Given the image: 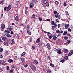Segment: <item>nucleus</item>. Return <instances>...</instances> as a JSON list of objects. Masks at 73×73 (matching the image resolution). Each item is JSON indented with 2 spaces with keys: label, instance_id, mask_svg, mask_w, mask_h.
<instances>
[{
  "label": "nucleus",
  "instance_id": "nucleus-61",
  "mask_svg": "<svg viewBox=\"0 0 73 73\" xmlns=\"http://www.w3.org/2000/svg\"><path fill=\"white\" fill-rule=\"evenodd\" d=\"M56 20L57 23H59V22H60V21L57 19H56Z\"/></svg>",
  "mask_w": 73,
  "mask_h": 73
},
{
  "label": "nucleus",
  "instance_id": "nucleus-34",
  "mask_svg": "<svg viewBox=\"0 0 73 73\" xmlns=\"http://www.w3.org/2000/svg\"><path fill=\"white\" fill-rule=\"evenodd\" d=\"M34 64H35V63H34V62H31L30 66H34Z\"/></svg>",
  "mask_w": 73,
  "mask_h": 73
},
{
  "label": "nucleus",
  "instance_id": "nucleus-21",
  "mask_svg": "<svg viewBox=\"0 0 73 73\" xmlns=\"http://www.w3.org/2000/svg\"><path fill=\"white\" fill-rule=\"evenodd\" d=\"M30 42H32V41H33L32 38V37H31L29 39Z\"/></svg>",
  "mask_w": 73,
  "mask_h": 73
},
{
  "label": "nucleus",
  "instance_id": "nucleus-63",
  "mask_svg": "<svg viewBox=\"0 0 73 73\" xmlns=\"http://www.w3.org/2000/svg\"><path fill=\"white\" fill-rule=\"evenodd\" d=\"M60 39H58V40L57 41L59 43H60Z\"/></svg>",
  "mask_w": 73,
  "mask_h": 73
},
{
  "label": "nucleus",
  "instance_id": "nucleus-14",
  "mask_svg": "<svg viewBox=\"0 0 73 73\" xmlns=\"http://www.w3.org/2000/svg\"><path fill=\"white\" fill-rule=\"evenodd\" d=\"M48 0H44L43 3L44 4H47Z\"/></svg>",
  "mask_w": 73,
  "mask_h": 73
},
{
  "label": "nucleus",
  "instance_id": "nucleus-59",
  "mask_svg": "<svg viewBox=\"0 0 73 73\" xmlns=\"http://www.w3.org/2000/svg\"><path fill=\"white\" fill-rule=\"evenodd\" d=\"M4 44H5V45H8V42H5Z\"/></svg>",
  "mask_w": 73,
  "mask_h": 73
},
{
  "label": "nucleus",
  "instance_id": "nucleus-15",
  "mask_svg": "<svg viewBox=\"0 0 73 73\" xmlns=\"http://www.w3.org/2000/svg\"><path fill=\"white\" fill-rule=\"evenodd\" d=\"M55 5H58L59 4V2L58 1H55Z\"/></svg>",
  "mask_w": 73,
  "mask_h": 73
},
{
  "label": "nucleus",
  "instance_id": "nucleus-39",
  "mask_svg": "<svg viewBox=\"0 0 73 73\" xmlns=\"http://www.w3.org/2000/svg\"><path fill=\"white\" fill-rule=\"evenodd\" d=\"M35 67V65L30 66V67L31 69Z\"/></svg>",
  "mask_w": 73,
  "mask_h": 73
},
{
  "label": "nucleus",
  "instance_id": "nucleus-9",
  "mask_svg": "<svg viewBox=\"0 0 73 73\" xmlns=\"http://www.w3.org/2000/svg\"><path fill=\"white\" fill-rule=\"evenodd\" d=\"M53 36H54V35L53 34H52L51 35H50L49 38H50V39H52Z\"/></svg>",
  "mask_w": 73,
  "mask_h": 73
},
{
  "label": "nucleus",
  "instance_id": "nucleus-62",
  "mask_svg": "<svg viewBox=\"0 0 73 73\" xmlns=\"http://www.w3.org/2000/svg\"><path fill=\"white\" fill-rule=\"evenodd\" d=\"M57 13V11H54V14H56Z\"/></svg>",
  "mask_w": 73,
  "mask_h": 73
},
{
  "label": "nucleus",
  "instance_id": "nucleus-42",
  "mask_svg": "<svg viewBox=\"0 0 73 73\" xmlns=\"http://www.w3.org/2000/svg\"><path fill=\"white\" fill-rule=\"evenodd\" d=\"M38 19L40 21H41L42 20V19L40 17H39Z\"/></svg>",
  "mask_w": 73,
  "mask_h": 73
},
{
  "label": "nucleus",
  "instance_id": "nucleus-30",
  "mask_svg": "<svg viewBox=\"0 0 73 73\" xmlns=\"http://www.w3.org/2000/svg\"><path fill=\"white\" fill-rule=\"evenodd\" d=\"M47 73H52V71L50 70H47Z\"/></svg>",
  "mask_w": 73,
  "mask_h": 73
},
{
  "label": "nucleus",
  "instance_id": "nucleus-28",
  "mask_svg": "<svg viewBox=\"0 0 73 73\" xmlns=\"http://www.w3.org/2000/svg\"><path fill=\"white\" fill-rule=\"evenodd\" d=\"M34 62L35 63L36 65H38V62L37 61L35 60Z\"/></svg>",
  "mask_w": 73,
  "mask_h": 73
},
{
  "label": "nucleus",
  "instance_id": "nucleus-22",
  "mask_svg": "<svg viewBox=\"0 0 73 73\" xmlns=\"http://www.w3.org/2000/svg\"><path fill=\"white\" fill-rule=\"evenodd\" d=\"M6 36L7 37H12V35L10 34H7L6 35Z\"/></svg>",
  "mask_w": 73,
  "mask_h": 73
},
{
  "label": "nucleus",
  "instance_id": "nucleus-3",
  "mask_svg": "<svg viewBox=\"0 0 73 73\" xmlns=\"http://www.w3.org/2000/svg\"><path fill=\"white\" fill-rule=\"evenodd\" d=\"M2 39V40H3V41H9V40H8V38L6 37H3Z\"/></svg>",
  "mask_w": 73,
  "mask_h": 73
},
{
  "label": "nucleus",
  "instance_id": "nucleus-51",
  "mask_svg": "<svg viewBox=\"0 0 73 73\" xmlns=\"http://www.w3.org/2000/svg\"><path fill=\"white\" fill-rule=\"evenodd\" d=\"M8 7L9 8H10L11 9V5L9 4L8 6Z\"/></svg>",
  "mask_w": 73,
  "mask_h": 73
},
{
  "label": "nucleus",
  "instance_id": "nucleus-44",
  "mask_svg": "<svg viewBox=\"0 0 73 73\" xmlns=\"http://www.w3.org/2000/svg\"><path fill=\"white\" fill-rule=\"evenodd\" d=\"M65 12L67 15H69V13H68V11H66Z\"/></svg>",
  "mask_w": 73,
  "mask_h": 73
},
{
  "label": "nucleus",
  "instance_id": "nucleus-23",
  "mask_svg": "<svg viewBox=\"0 0 73 73\" xmlns=\"http://www.w3.org/2000/svg\"><path fill=\"white\" fill-rule=\"evenodd\" d=\"M11 41L13 44H15V40H14V39H12L11 40Z\"/></svg>",
  "mask_w": 73,
  "mask_h": 73
},
{
  "label": "nucleus",
  "instance_id": "nucleus-12",
  "mask_svg": "<svg viewBox=\"0 0 73 73\" xmlns=\"http://www.w3.org/2000/svg\"><path fill=\"white\" fill-rule=\"evenodd\" d=\"M57 36H54L53 37V40H54V41H56V39H57Z\"/></svg>",
  "mask_w": 73,
  "mask_h": 73
},
{
  "label": "nucleus",
  "instance_id": "nucleus-40",
  "mask_svg": "<svg viewBox=\"0 0 73 73\" xmlns=\"http://www.w3.org/2000/svg\"><path fill=\"white\" fill-rule=\"evenodd\" d=\"M65 61V60L64 59H63L60 61V62H62V63H64Z\"/></svg>",
  "mask_w": 73,
  "mask_h": 73
},
{
  "label": "nucleus",
  "instance_id": "nucleus-7",
  "mask_svg": "<svg viewBox=\"0 0 73 73\" xmlns=\"http://www.w3.org/2000/svg\"><path fill=\"white\" fill-rule=\"evenodd\" d=\"M5 63V61L3 60H0V65H2L3 64Z\"/></svg>",
  "mask_w": 73,
  "mask_h": 73
},
{
  "label": "nucleus",
  "instance_id": "nucleus-41",
  "mask_svg": "<svg viewBox=\"0 0 73 73\" xmlns=\"http://www.w3.org/2000/svg\"><path fill=\"white\" fill-rule=\"evenodd\" d=\"M11 9V8H9V7H7V11H9Z\"/></svg>",
  "mask_w": 73,
  "mask_h": 73
},
{
  "label": "nucleus",
  "instance_id": "nucleus-45",
  "mask_svg": "<svg viewBox=\"0 0 73 73\" xmlns=\"http://www.w3.org/2000/svg\"><path fill=\"white\" fill-rule=\"evenodd\" d=\"M47 60H50V56L48 55V56L47 57Z\"/></svg>",
  "mask_w": 73,
  "mask_h": 73
},
{
  "label": "nucleus",
  "instance_id": "nucleus-54",
  "mask_svg": "<svg viewBox=\"0 0 73 73\" xmlns=\"http://www.w3.org/2000/svg\"><path fill=\"white\" fill-rule=\"evenodd\" d=\"M68 37H71V35L70 34H68L67 35Z\"/></svg>",
  "mask_w": 73,
  "mask_h": 73
},
{
  "label": "nucleus",
  "instance_id": "nucleus-55",
  "mask_svg": "<svg viewBox=\"0 0 73 73\" xmlns=\"http://www.w3.org/2000/svg\"><path fill=\"white\" fill-rule=\"evenodd\" d=\"M58 19H60V18H61V15H59L58 16Z\"/></svg>",
  "mask_w": 73,
  "mask_h": 73
},
{
  "label": "nucleus",
  "instance_id": "nucleus-57",
  "mask_svg": "<svg viewBox=\"0 0 73 73\" xmlns=\"http://www.w3.org/2000/svg\"><path fill=\"white\" fill-rule=\"evenodd\" d=\"M4 0H3L2 1H0V4H1V3H3V2H4Z\"/></svg>",
  "mask_w": 73,
  "mask_h": 73
},
{
  "label": "nucleus",
  "instance_id": "nucleus-35",
  "mask_svg": "<svg viewBox=\"0 0 73 73\" xmlns=\"http://www.w3.org/2000/svg\"><path fill=\"white\" fill-rule=\"evenodd\" d=\"M56 32L57 33H60V30H56Z\"/></svg>",
  "mask_w": 73,
  "mask_h": 73
},
{
  "label": "nucleus",
  "instance_id": "nucleus-20",
  "mask_svg": "<svg viewBox=\"0 0 73 73\" xmlns=\"http://www.w3.org/2000/svg\"><path fill=\"white\" fill-rule=\"evenodd\" d=\"M27 32L28 33V34H29V35H31V31H30L29 30H27Z\"/></svg>",
  "mask_w": 73,
  "mask_h": 73
},
{
  "label": "nucleus",
  "instance_id": "nucleus-29",
  "mask_svg": "<svg viewBox=\"0 0 73 73\" xmlns=\"http://www.w3.org/2000/svg\"><path fill=\"white\" fill-rule=\"evenodd\" d=\"M51 35V33H50L49 32H47V36H50Z\"/></svg>",
  "mask_w": 73,
  "mask_h": 73
},
{
  "label": "nucleus",
  "instance_id": "nucleus-16",
  "mask_svg": "<svg viewBox=\"0 0 73 73\" xmlns=\"http://www.w3.org/2000/svg\"><path fill=\"white\" fill-rule=\"evenodd\" d=\"M40 38H39L38 39H37L36 40V42L37 43H38V42H40Z\"/></svg>",
  "mask_w": 73,
  "mask_h": 73
},
{
  "label": "nucleus",
  "instance_id": "nucleus-11",
  "mask_svg": "<svg viewBox=\"0 0 73 73\" xmlns=\"http://www.w3.org/2000/svg\"><path fill=\"white\" fill-rule=\"evenodd\" d=\"M8 62L9 63H11L13 62V60L12 59H10L8 60Z\"/></svg>",
  "mask_w": 73,
  "mask_h": 73
},
{
  "label": "nucleus",
  "instance_id": "nucleus-27",
  "mask_svg": "<svg viewBox=\"0 0 73 73\" xmlns=\"http://www.w3.org/2000/svg\"><path fill=\"white\" fill-rule=\"evenodd\" d=\"M35 14H33L32 16V18H35L36 17V16Z\"/></svg>",
  "mask_w": 73,
  "mask_h": 73
},
{
  "label": "nucleus",
  "instance_id": "nucleus-26",
  "mask_svg": "<svg viewBox=\"0 0 73 73\" xmlns=\"http://www.w3.org/2000/svg\"><path fill=\"white\" fill-rule=\"evenodd\" d=\"M23 65L24 68H27L28 66V64H24Z\"/></svg>",
  "mask_w": 73,
  "mask_h": 73
},
{
  "label": "nucleus",
  "instance_id": "nucleus-50",
  "mask_svg": "<svg viewBox=\"0 0 73 73\" xmlns=\"http://www.w3.org/2000/svg\"><path fill=\"white\" fill-rule=\"evenodd\" d=\"M32 1V2L33 4H34V3H35V4H36V2H35V0H31Z\"/></svg>",
  "mask_w": 73,
  "mask_h": 73
},
{
  "label": "nucleus",
  "instance_id": "nucleus-64",
  "mask_svg": "<svg viewBox=\"0 0 73 73\" xmlns=\"http://www.w3.org/2000/svg\"><path fill=\"white\" fill-rule=\"evenodd\" d=\"M70 52L72 54L73 53V50H71Z\"/></svg>",
  "mask_w": 73,
  "mask_h": 73
},
{
  "label": "nucleus",
  "instance_id": "nucleus-49",
  "mask_svg": "<svg viewBox=\"0 0 73 73\" xmlns=\"http://www.w3.org/2000/svg\"><path fill=\"white\" fill-rule=\"evenodd\" d=\"M68 31L69 32H72V30L70 29L69 28L68 29Z\"/></svg>",
  "mask_w": 73,
  "mask_h": 73
},
{
  "label": "nucleus",
  "instance_id": "nucleus-36",
  "mask_svg": "<svg viewBox=\"0 0 73 73\" xmlns=\"http://www.w3.org/2000/svg\"><path fill=\"white\" fill-rule=\"evenodd\" d=\"M57 53L59 54H62V52L60 51H59L57 52Z\"/></svg>",
  "mask_w": 73,
  "mask_h": 73
},
{
  "label": "nucleus",
  "instance_id": "nucleus-18",
  "mask_svg": "<svg viewBox=\"0 0 73 73\" xmlns=\"http://www.w3.org/2000/svg\"><path fill=\"white\" fill-rule=\"evenodd\" d=\"M26 54V52H24L23 53L21 54V56H24Z\"/></svg>",
  "mask_w": 73,
  "mask_h": 73
},
{
  "label": "nucleus",
  "instance_id": "nucleus-52",
  "mask_svg": "<svg viewBox=\"0 0 73 73\" xmlns=\"http://www.w3.org/2000/svg\"><path fill=\"white\" fill-rule=\"evenodd\" d=\"M13 70H11L10 71V72L12 73H13Z\"/></svg>",
  "mask_w": 73,
  "mask_h": 73
},
{
  "label": "nucleus",
  "instance_id": "nucleus-24",
  "mask_svg": "<svg viewBox=\"0 0 73 73\" xmlns=\"http://www.w3.org/2000/svg\"><path fill=\"white\" fill-rule=\"evenodd\" d=\"M3 50V48H0V53H2Z\"/></svg>",
  "mask_w": 73,
  "mask_h": 73
},
{
  "label": "nucleus",
  "instance_id": "nucleus-48",
  "mask_svg": "<svg viewBox=\"0 0 73 73\" xmlns=\"http://www.w3.org/2000/svg\"><path fill=\"white\" fill-rule=\"evenodd\" d=\"M54 28L55 27L53 26H52V29L53 31V30H54Z\"/></svg>",
  "mask_w": 73,
  "mask_h": 73
},
{
  "label": "nucleus",
  "instance_id": "nucleus-60",
  "mask_svg": "<svg viewBox=\"0 0 73 73\" xmlns=\"http://www.w3.org/2000/svg\"><path fill=\"white\" fill-rule=\"evenodd\" d=\"M46 7H49V4L48 3L46 4Z\"/></svg>",
  "mask_w": 73,
  "mask_h": 73
},
{
  "label": "nucleus",
  "instance_id": "nucleus-10",
  "mask_svg": "<svg viewBox=\"0 0 73 73\" xmlns=\"http://www.w3.org/2000/svg\"><path fill=\"white\" fill-rule=\"evenodd\" d=\"M69 27V25L68 24H67L65 26V28L66 29H67Z\"/></svg>",
  "mask_w": 73,
  "mask_h": 73
},
{
  "label": "nucleus",
  "instance_id": "nucleus-25",
  "mask_svg": "<svg viewBox=\"0 0 73 73\" xmlns=\"http://www.w3.org/2000/svg\"><path fill=\"white\" fill-rule=\"evenodd\" d=\"M50 65L51 66H52V67H53V68H54V65H53V64H52V63H50Z\"/></svg>",
  "mask_w": 73,
  "mask_h": 73
},
{
  "label": "nucleus",
  "instance_id": "nucleus-37",
  "mask_svg": "<svg viewBox=\"0 0 73 73\" xmlns=\"http://www.w3.org/2000/svg\"><path fill=\"white\" fill-rule=\"evenodd\" d=\"M54 21H51V24L52 25H54Z\"/></svg>",
  "mask_w": 73,
  "mask_h": 73
},
{
  "label": "nucleus",
  "instance_id": "nucleus-56",
  "mask_svg": "<svg viewBox=\"0 0 73 73\" xmlns=\"http://www.w3.org/2000/svg\"><path fill=\"white\" fill-rule=\"evenodd\" d=\"M27 29H29L30 28V26L29 25H27Z\"/></svg>",
  "mask_w": 73,
  "mask_h": 73
},
{
  "label": "nucleus",
  "instance_id": "nucleus-47",
  "mask_svg": "<svg viewBox=\"0 0 73 73\" xmlns=\"http://www.w3.org/2000/svg\"><path fill=\"white\" fill-rule=\"evenodd\" d=\"M58 28L61 27V25H60V24H58Z\"/></svg>",
  "mask_w": 73,
  "mask_h": 73
},
{
  "label": "nucleus",
  "instance_id": "nucleus-31",
  "mask_svg": "<svg viewBox=\"0 0 73 73\" xmlns=\"http://www.w3.org/2000/svg\"><path fill=\"white\" fill-rule=\"evenodd\" d=\"M56 51H61V49L60 48L56 49Z\"/></svg>",
  "mask_w": 73,
  "mask_h": 73
},
{
  "label": "nucleus",
  "instance_id": "nucleus-4",
  "mask_svg": "<svg viewBox=\"0 0 73 73\" xmlns=\"http://www.w3.org/2000/svg\"><path fill=\"white\" fill-rule=\"evenodd\" d=\"M19 16H17L15 17V19L16 20V21H18L19 20Z\"/></svg>",
  "mask_w": 73,
  "mask_h": 73
},
{
  "label": "nucleus",
  "instance_id": "nucleus-43",
  "mask_svg": "<svg viewBox=\"0 0 73 73\" xmlns=\"http://www.w3.org/2000/svg\"><path fill=\"white\" fill-rule=\"evenodd\" d=\"M3 58V55L1 54H0V58Z\"/></svg>",
  "mask_w": 73,
  "mask_h": 73
},
{
  "label": "nucleus",
  "instance_id": "nucleus-17",
  "mask_svg": "<svg viewBox=\"0 0 73 73\" xmlns=\"http://www.w3.org/2000/svg\"><path fill=\"white\" fill-rule=\"evenodd\" d=\"M64 60H68V56H65L64 57Z\"/></svg>",
  "mask_w": 73,
  "mask_h": 73
},
{
  "label": "nucleus",
  "instance_id": "nucleus-58",
  "mask_svg": "<svg viewBox=\"0 0 73 73\" xmlns=\"http://www.w3.org/2000/svg\"><path fill=\"white\" fill-rule=\"evenodd\" d=\"M55 17H56V18H57L58 17V15H57V14H56L55 15Z\"/></svg>",
  "mask_w": 73,
  "mask_h": 73
},
{
  "label": "nucleus",
  "instance_id": "nucleus-6",
  "mask_svg": "<svg viewBox=\"0 0 73 73\" xmlns=\"http://www.w3.org/2000/svg\"><path fill=\"white\" fill-rule=\"evenodd\" d=\"M5 33H6V34H9V33H10V31H9L7 30H6L5 31Z\"/></svg>",
  "mask_w": 73,
  "mask_h": 73
},
{
  "label": "nucleus",
  "instance_id": "nucleus-1",
  "mask_svg": "<svg viewBox=\"0 0 73 73\" xmlns=\"http://www.w3.org/2000/svg\"><path fill=\"white\" fill-rule=\"evenodd\" d=\"M47 48L49 50L51 49V47H50V44L49 43H47L46 44Z\"/></svg>",
  "mask_w": 73,
  "mask_h": 73
},
{
  "label": "nucleus",
  "instance_id": "nucleus-33",
  "mask_svg": "<svg viewBox=\"0 0 73 73\" xmlns=\"http://www.w3.org/2000/svg\"><path fill=\"white\" fill-rule=\"evenodd\" d=\"M36 67H34L32 69L33 70H34V71H36Z\"/></svg>",
  "mask_w": 73,
  "mask_h": 73
},
{
  "label": "nucleus",
  "instance_id": "nucleus-19",
  "mask_svg": "<svg viewBox=\"0 0 73 73\" xmlns=\"http://www.w3.org/2000/svg\"><path fill=\"white\" fill-rule=\"evenodd\" d=\"M67 30H66L63 33V35H67Z\"/></svg>",
  "mask_w": 73,
  "mask_h": 73
},
{
  "label": "nucleus",
  "instance_id": "nucleus-13",
  "mask_svg": "<svg viewBox=\"0 0 73 73\" xmlns=\"http://www.w3.org/2000/svg\"><path fill=\"white\" fill-rule=\"evenodd\" d=\"M21 61L23 62H25V58H21Z\"/></svg>",
  "mask_w": 73,
  "mask_h": 73
},
{
  "label": "nucleus",
  "instance_id": "nucleus-32",
  "mask_svg": "<svg viewBox=\"0 0 73 73\" xmlns=\"http://www.w3.org/2000/svg\"><path fill=\"white\" fill-rule=\"evenodd\" d=\"M38 45L40 46H42V43L41 42H39V43Z\"/></svg>",
  "mask_w": 73,
  "mask_h": 73
},
{
  "label": "nucleus",
  "instance_id": "nucleus-2",
  "mask_svg": "<svg viewBox=\"0 0 73 73\" xmlns=\"http://www.w3.org/2000/svg\"><path fill=\"white\" fill-rule=\"evenodd\" d=\"M64 53H65L68 54L69 53V50H68V49H66L64 48Z\"/></svg>",
  "mask_w": 73,
  "mask_h": 73
},
{
  "label": "nucleus",
  "instance_id": "nucleus-46",
  "mask_svg": "<svg viewBox=\"0 0 73 73\" xmlns=\"http://www.w3.org/2000/svg\"><path fill=\"white\" fill-rule=\"evenodd\" d=\"M53 25L55 28H56V27H57V24H56L54 23Z\"/></svg>",
  "mask_w": 73,
  "mask_h": 73
},
{
  "label": "nucleus",
  "instance_id": "nucleus-5",
  "mask_svg": "<svg viewBox=\"0 0 73 73\" xmlns=\"http://www.w3.org/2000/svg\"><path fill=\"white\" fill-rule=\"evenodd\" d=\"M13 28V26L12 25H11L10 27H9L7 29H8L9 31H11L12 29Z\"/></svg>",
  "mask_w": 73,
  "mask_h": 73
},
{
  "label": "nucleus",
  "instance_id": "nucleus-38",
  "mask_svg": "<svg viewBox=\"0 0 73 73\" xmlns=\"http://www.w3.org/2000/svg\"><path fill=\"white\" fill-rule=\"evenodd\" d=\"M60 33H63V31L62 30L60 29Z\"/></svg>",
  "mask_w": 73,
  "mask_h": 73
},
{
  "label": "nucleus",
  "instance_id": "nucleus-53",
  "mask_svg": "<svg viewBox=\"0 0 73 73\" xmlns=\"http://www.w3.org/2000/svg\"><path fill=\"white\" fill-rule=\"evenodd\" d=\"M64 38L65 40H67L68 39V36H65L64 37Z\"/></svg>",
  "mask_w": 73,
  "mask_h": 73
},
{
  "label": "nucleus",
  "instance_id": "nucleus-8",
  "mask_svg": "<svg viewBox=\"0 0 73 73\" xmlns=\"http://www.w3.org/2000/svg\"><path fill=\"white\" fill-rule=\"evenodd\" d=\"M1 29H3L5 28V25H4V24L2 23L1 25Z\"/></svg>",
  "mask_w": 73,
  "mask_h": 73
}]
</instances>
